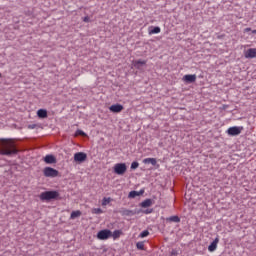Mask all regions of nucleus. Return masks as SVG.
<instances>
[{
	"instance_id": "obj_33",
	"label": "nucleus",
	"mask_w": 256,
	"mask_h": 256,
	"mask_svg": "<svg viewBox=\"0 0 256 256\" xmlns=\"http://www.w3.org/2000/svg\"><path fill=\"white\" fill-rule=\"evenodd\" d=\"M2 75H1V73H0V77H1Z\"/></svg>"
},
{
	"instance_id": "obj_15",
	"label": "nucleus",
	"mask_w": 256,
	"mask_h": 256,
	"mask_svg": "<svg viewBox=\"0 0 256 256\" xmlns=\"http://www.w3.org/2000/svg\"><path fill=\"white\" fill-rule=\"evenodd\" d=\"M144 191H141V192H138V191H131L129 194H128V197L130 199H135V197H139V195H143Z\"/></svg>"
},
{
	"instance_id": "obj_28",
	"label": "nucleus",
	"mask_w": 256,
	"mask_h": 256,
	"mask_svg": "<svg viewBox=\"0 0 256 256\" xmlns=\"http://www.w3.org/2000/svg\"><path fill=\"white\" fill-rule=\"evenodd\" d=\"M139 167V162H132L131 169H137Z\"/></svg>"
},
{
	"instance_id": "obj_22",
	"label": "nucleus",
	"mask_w": 256,
	"mask_h": 256,
	"mask_svg": "<svg viewBox=\"0 0 256 256\" xmlns=\"http://www.w3.org/2000/svg\"><path fill=\"white\" fill-rule=\"evenodd\" d=\"M92 213L94 215H101L103 213V210L101 208H93Z\"/></svg>"
},
{
	"instance_id": "obj_19",
	"label": "nucleus",
	"mask_w": 256,
	"mask_h": 256,
	"mask_svg": "<svg viewBox=\"0 0 256 256\" xmlns=\"http://www.w3.org/2000/svg\"><path fill=\"white\" fill-rule=\"evenodd\" d=\"M82 213L80 210L73 211L70 215V219H77V217H81Z\"/></svg>"
},
{
	"instance_id": "obj_7",
	"label": "nucleus",
	"mask_w": 256,
	"mask_h": 256,
	"mask_svg": "<svg viewBox=\"0 0 256 256\" xmlns=\"http://www.w3.org/2000/svg\"><path fill=\"white\" fill-rule=\"evenodd\" d=\"M242 129L243 128L233 126V127L228 128L227 133H228V135L235 137L236 135H241Z\"/></svg>"
},
{
	"instance_id": "obj_5",
	"label": "nucleus",
	"mask_w": 256,
	"mask_h": 256,
	"mask_svg": "<svg viewBox=\"0 0 256 256\" xmlns=\"http://www.w3.org/2000/svg\"><path fill=\"white\" fill-rule=\"evenodd\" d=\"M112 235L111 230L109 229H104V230H100L97 233V238L100 239V241H106V239H109Z\"/></svg>"
},
{
	"instance_id": "obj_30",
	"label": "nucleus",
	"mask_w": 256,
	"mask_h": 256,
	"mask_svg": "<svg viewBox=\"0 0 256 256\" xmlns=\"http://www.w3.org/2000/svg\"><path fill=\"white\" fill-rule=\"evenodd\" d=\"M28 129H33V125H28Z\"/></svg>"
},
{
	"instance_id": "obj_4",
	"label": "nucleus",
	"mask_w": 256,
	"mask_h": 256,
	"mask_svg": "<svg viewBox=\"0 0 256 256\" xmlns=\"http://www.w3.org/2000/svg\"><path fill=\"white\" fill-rule=\"evenodd\" d=\"M114 173H116V175H125V173H127V164L125 163L115 164Z\"/></svg>"
},
{
	"instance_id": "obj_17",
	"label": "nucleus",
	"mask_w": 256,
	"mask_h": 256,
	"mask_svg": "<svg viewBox=\"0 0 256 256\" xmlns=\"http://www.w3.org/2000/svg\"><path fill=\"white\" fill-rule=\"evenodd\" d=\"M157 33H161V28L159 26L149 30V35H157Z\"/></svg>"
},
{
	"instance_id": "obj_27",
	"label": "nucleus",
	"mask_w": 256,
	"mask_h": 256,
	"mask_svg": "<svg viewBox=\"0 0 256 256\" xmlns=\"http://www.w3.org/2000/svg\"><path fill=\"white\" fill-rule=\"evenodd\" d=\"M149 232L147 230H144L140 233V237L144 238V237H148Z\"/></svg>"
},
{
	"instance_id": "obj_32",
	"label": "nucleus",
	"mask_w": 256,
	"mask_h": 256,
	"mask_svg": "<svg viewBox=\"0 0 256 256\" xmlns=\"http://www.w3.org/2000/svg\"><path fill=\"white\" fill-rule=\"evenodd\" d=\"M252 33H254L256 35V30H253Z\"/></svg>"
},
{
	"instance_id": "obj_25",
	"label": "nucleus",
	"mask_w": 256,
	"mask_h": 256,
	"mask_svg": "<svg viewBox=\"0 0 256 256\" xmlns=\"http://www.w3.org/2000/svg\"><path fill=\"white\" fill-rule=\"evenodd\" d=\"M80 135L81 137H87V134L83 132V130H77L75 133V137H78Z\"/></svg>"
},
{
	"instance_id": "obj_31",
	"label": "nucleus",
	"mask_w": 256,
	"mask_h": 256,
	"mask_svg": "<svg viewBox=\"0 0 256 256\" xmlns=\"http://www.w3.org/2000/svg\"><path fill=\"white\" fill-rule=\"evenodd\" d=\"M246 31H251V28H246Z\"/></svg>"
},
{
	"instance_id": "obj_10",
	"label": "nucleus",
	"mask_w": 256,
	"mask_h": 256,
	"mask_svg": "<svg viewBox=\"0 0 256 256\" xmlns=\"http://www.w3.org/2000/svg\"><path fill=\"white\" fill-rule=\"evenodd\" d=\"M109 111H111V113H121V111H123V105L113 104L109 107Z\"/></svg>"
},
{
	"instance_id": "obj_11",
	"label": "nucleus",
	"mask_w": 256,
	"mask_h": 256,
	"mask_svg": "<svg viewBox=\"0 0 256 256\" xmlns=\"http://www.w3.org/2000/svg\"><path fill=\"white\" fill-rule=\"evenodd\" d=\"M132 65L135 69H141V65H147V60H134Z\"/></svg>"
},
{
	"instance_id": "obj_29",
	"label": "nucleus",
	"mask_w": 256,
	"mask_h": 256,
	"mask_svg": "<svg viewBox=\"0 0 256 256\" xmlns=\"http://www.w3.org/2000/svg\"><path fill=\"white\" fill-rule=\"evenodd\" d=\"M83 21H84V23H89L90 18L88 16H86V17L83 18Z\"/></svg>"
},
{
	"instance_id": "obj_18",
	"label": "nucleus",
	"mask_w": 256,
	"mask_h": 256,
	"mask_svg": "<svg viewBox=\"0 0 256 256\" xmlns=\"http://www.w3.org/2000/svg\"><path fill=\"white\" fill-rule=\"evenodd\" d=\"M113 201V199H111V197H104L102 199V207H107V205H109V203H111Z\"/></svg>"
},
{
	"instance_id": "obj_6",
	"label": "nucleus",
	"mask_w": 256,
	"mask_h": 256,
	"mask_svg": "<svg viewBox=\"0 0 256 256\" xmlns=\"http://www.w3.org/2000/svg\"><path fill=\"white\" fill-rule=\"evenodd\" d=\"M75 163H83L87 161V154L85 152H77L74 154Z\"/></svg>"
},
{
	"instance_id": "obj_26",
	"label": "nucleus",
	"mask_w": 256,
	"mask_h": 256,
	"mask_svg": "<svg viewBox=\"0 0 256 256\" xmlns=\"http://www.w3.org/2000/svg\"><path fill=\"white\" fill-rule=\"evenodd\" d=\"M170 221H173L174 223H179L181 219L179 218V216H172L170 217Z\"/></svg>"
},
{
	"instance_id": "obj_20",
	"label": "nucleus",
	"mask_w": 256,
	"mask_h": 256,
	"mask_svg": "<svg viewBox=\"0 0 256 256\" xmlns=\"http://www.w3.org/2000/svg\"><path fill=\"white\" fill-rule=\"evenodd\" d=\"M121 233H123L121 230H115L114 232H112L111 237H113V239H119L121 237Z\"/></svg>"
},
{
	"instance_id": "obj_3",
	"label": "nucleus",
	"mask_w": 256,
	"mask_h": 256,
	"mask_svg": "<svg viewBox=\"0 0 256 256\" xmlns=\"http://www.w3.org/2000/svg\"><path fill=\"white\" fill-rule=\"evenodd\" d=\"M43 175L44 177L55 178V177H59V171L52 167H45L43 169Z\"/></svg>"
},
{
	"instance_id": "obj_14",
	"label": "nucleus",
	"mask_w": 256,
	"mask_h": 256,
	"mask_svg": "<svg viewBox=\"0 0 256 256\" xmlns=\"http://www.w3.org/2000/svg\"><path fill=\"white\" fill-rule=\"evenodd\" d=\"M37 116L39 117V119H47V110L39 109L37 111Z\"/></svg>"
},
{
	"instance_id": "obj_8",
	"label": "nucleus",
	"mask_w": 256,
	"mask_h": 256,
	"mask_svg": "<svg viewBox=\"0 0 256 256\" xmlns=\"http://www.w3.org/2000/svg\"><path fill=\"white\" fill-rule=\"evenodd\" d=\"M182 81H184V83H195V81H197V75L186 74L183 76Z\"/></svg>"
},
{
	"instance_id": "obj_23",
	"label": "nucleus",
	"mask_w": 256,
	"mask_h": 256,
	"mask_svg": "<svg viewBox=\"0 0 256 256\" xmlns=\"http://www.w3.org/2000/svg\"><path fill=\"white\" fill-rule=\"evenodd\" d=\"M136 247L140 251H143L145 249V242H137Z\"/></svg>"
},
{
	"instance_id": "obj_2",
	"label": "nucleus",
	"mask_w": 256,
	"mask_h": 256,
	"mask_svg": "<svg viewBox=\"0 0 256 256\" xmlns=\"http://www.w3.org/2000/svg\"><path fill=\"white\" fill-rule=\"evenodd\" d=\"M60 195L57 190L45 191L40 194V199L41 201H53V199H59Z\"/></svg>"
},
{
	"instance_id": "obj_24",
	"label": "nucleus",
	"mask_w": 256,
	"mask_h": 256,
	"mask_svg": "<svg viewBox=\"0 0 256 256\" xmlns=\"http://www.w3.org/2000/svg\"><path fill=\"white\" fill-rule=\"evenodd\" d=\"M122 215H126L127 217H131V215H135L132 210H123Z\"/></svg>"
},
{
	"instance_id": "obj_13",
	"label": "nucleus",
	"mask_w": 256,
	"mask_h": 256,
	"mask_svg": "<svg viewBox=\"0 0 256 256\" xmlns=\"http://www.w3.org/2000/svg\"><path fill=\"white\" fill-rule=\"evenodd\" d=\"M219 244V239L215 238L214 241L209 245L208 251L213 252L217 249V245Z\"/></svg>"
},
{
	"instance_id": "obj_1",
	"label": "nucleus",
	"mask_w": 256,
	"mask_h": 256,
	"mask_svg": "<svg viewBox=\"0 0 256 256\" xmlns=\"http://www.w3.org/2000/svg\"><path fill=\"white\" fill-rule=\"evenodd\" d=\"M19 153V144L14 139H0V155L13 157Z\"/></svg>"
},
{
	"instance_id": "obj_21",
	"label": "nucleus",
	"mask_w": 256,
	"mask_h": 256,
	"mask_svg": "<svg viewBox=\"0 0 256 256\" xmlns=\"http://www.w3.org/2000/svg\"><path fill=\"white\" fill-rule=\"evenodd\" d=\"M152 202L151 199H146L141 203V207L147 208V207H151Z\"/></svg>"
},
{
	"instance_id": "obj_9",
	"label": "nucleus",
	"mask_w": 256,
	"mask_h": 256,
	"mask_svg": "<svg viewBox=\"0 0 256 256\" xmlns=\"http://www.w3.org/2000/svg\"><path fill=\"white\" fill-rule=\"evenodd\" d=\"M244 57L246 59H255L256 58V48H249L244 52Z\"/></svg>"
},
{
	"instance_id": "obj_12",
	"label": "nucleus",
	"mask_w": 256,
	"mask_h": 256,
	"mask_svg": "<svg viewBox=\"0 0 256 256\" xmlns=\"http://www.w3.org/2000/svg\"><path fill=\"white\" fill-rule=\"evenodd\" d=\"M44 161H45V163H48V164L57 163V159L53 155H46L44 157Z\"/></svg>"
},
{
	"instance_id": "obj_16",
	"label": "nucleus",
	"mask_w": 256,
	"mask_h": 256,
	"mask_svg": "<svg viewBox=\"0 0 256 256\" xmlns=\"http://www.w3.org/2000/svg\"><path fill=\"white\" fill-rule=\"evenodd\" d=\"M143 163H145V164L151 163V165H157V159H155V158H145L143 160Z\"/></svg>"
}]
</instances>
